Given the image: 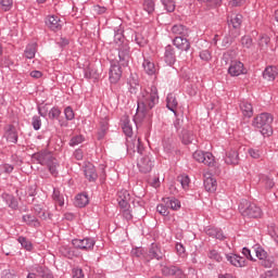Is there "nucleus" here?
<instances>
[{
	"instance_id": "f257e3e1",
	"label": "nucleus",
	"mask_w": 278,
	"mask_h": 278,
	"mask_svg": "<svg viewBox=\"0 0 278 278\" xmlns=\"http://www.w3.org/2000/svg\"><path fill=\"white\" fill-rule=\"evenodd\" d=\"M160 102V96L157 94V87L151 86L148 89H143L138 97L137 112L134 117L136 125L140 123H151L153 113L152 109Z\"/></svg>"
},
{
	"instance_id": "f03ea898",
	"label": "nucleus",
	"mask_w": 278,
	"mask_h": 278,
	"mask_svg": "<svg viewBox=\"0 0 278 278\" xmlns=\"http://www.w3.org/2000/svg\"><path fill=\"white\" fill-rule=\"evenodd\" d=\"M127 62H129V48L119 51L118 60L116 59V62L111 65L109 79L112 84H118V81H121V77H123V70H121V66H127Z\"/></svg>"
},
{
	"instance_id": "7ed1b4c3",
	"label": "nucleus",
	"mask_w": 278,
	"mask_h": 278,
	"mask_svg": "<svg viewBox=\"0 0 278 278\" xmlns=\"http://www.w3.org/2000/svg\"><path fill=\"white\" fill-rule=\"evenodd\" d=\"M252 125L258 129L262 136H273V115L262 113L253 119Z\"/></svg>"
},
{
	"instance_id": "20e7f679",
	"label": "nucleus",
	"mask_w": 278,
	"mask_h": 278,
	"mask_svg": "<svg viewBox=\"0 0 278 278\" xmlns=\"http://www.w3.org/2000/svg\"><path fill=\"white\" fill-rule=\"evenodd\" d=\"M34 159L42 166H47L51 175L54 177L58 175V159L51 152H39L34 155Z\"/></svg>"
},
{
	"instance_id": "39448f33",
	"label": "nucleus",
	"mask_w": 278,
	"mask_h": 278,
	"mask_svg": "<svg viewBox=\"0 0 278 278\" xmlns=\"http://www.w3.org/2000/svg\"><path fill=\"white\" fill-rule=\"evenodd\" d=\"M239 212L244 218H262V208L255 203L242 200L239 204Z\"/></svg>"
},
{
	"instance_id": "423d86ee",
	"label": "nucleus",
	"mask_w": 278,
	"mask_h": 278,
	"mask_svg": "<svg viewBox=\"0 0 278 278\" xmlns=\"http://www.w3.org/2000/svg\"><path fill=\"white\" fill-rule=\"evenodd\" d=\"M153 166H155V159L151 154H140L137 159V168H139V173H151L153 170Z\"/></svg>"
},
{
	"instance_id": "0eeeda50",
	"label": "nucleus",
	"mask_w": 278,
	"mask_h": 278,
	"mask_svg": "<svg viewBox=\"0 0 278 278\" xmlns=\"http://www.w3.org/2000/svg\"><path fill=\"white\" fill-rule=\"evenodd\" d=\"M253 251L257 260H260L262 266H264L265 268H270L273 266V260L268 257V252H266V250H264L262 245L255 244L253 247Z\"/></svg>"
},
{
	"instance_id": "6e6552de",
	"label": "nucleus",
	"mask_w": 278,
	"mask_h": 278,
	"mask_svg": "<svg viewBox=\"0 0 278 278\" xmlns=\"http://www.w3.org/2000/svg\"><path fill=\"white\" fill-rule=\"evenodd\" d=\"M192 157L200 164H204L205 166H214V154H212V152L197 150Z\"/></svg>"
},
{
	"instance_id": "1a4fd4ad",
	"label": "nucleus",
	"mask_w": 278,
	"mask_h": 278,
	"mask_svg": "<svg viewBox=\"0 0 278 278\" xmlns=\"http://www.w3.org/2000/svg\"><path fill=\"white\" fill-rule=\"evenodd\" d=\"M72 244L75 247V249H80L81 251H92L94 249V244H97V241H94L92 238L74 239Z\"/></svg>"
},
{
	"instance_id": "9d476101",
	"label": "nucleus",
	"mask_w": 278,
	"mask_h": 278,
	"mask_svg": "<svg viewBox=\"0 0 278 278\" xmlns=\"http://www.w3.org/2000/svg\"><path fill=\"white\" fill-rule=\"evenodd\" d=\"M228 73L231 77H240V75H244V73H247V68H244V64L242 62L231 61Z\"/></svg>"
},
{
	"instance_id": "9b49d317",
	"label": "nucleus",
	"mask_w": 278,
	"mask_h": 278,
	"mask_svg": "<svg viewBox=\"0 0 278 278\" xmlns=\"http://www.w3.org/2000/svg\"><path fill=\"white\" fill-rule=\"evenodd\" d=\"M46 25L52 31H59V29H62L64 22L58 15H50L46 18Z\"/></svg>"
},
{
	"instance_id": "f8f14e48",
	"label": "nucleus",
	"mask_w": 278,
	"mask_h": 278,
	"mask_svg": "<svg viewBox=\"0 0 278 278\" xmlns=\"http://www.w3.org/2000/svg\"><path fill=\"white\" fill-rule=\"evenodd\" d=\"M127 149L128 151H132V153H140L142 155V152L144 151V147L142 146V141L140 140V137H135L131 140L127 141Z\"/></svg>"
},
{
	"instance_id": "ddd939ff",
	"label": "nucleus",
	"mask_w": 278,
	"mask_h": 278,
	"mask_svg": "<svg viewBox=\"0 0 278 278\" xmlns=\"http://www.w3.org/2000/svg\"><path fill=\"white\" fill-rule=\"evenodd\" d=\"M4 138H5L7 142L16 144V142H18V132L16 131V128L12 125H8L4 128Z\"/></svg>"
},
{
	"instance_id": "4468645a",
	"label": "nucleus",
	"mask_w": 278,
	"mask_h": 278,
	"mask_svg": "<svg viewBox=\"0 0 278 278\" xmlns=\"http://www.w3.org/2000/svg\"><path fill=\"white\" fill-rule=\"evenodd\" d=\"M226 258L232 266H236L237 268H243V266H247V260H244V257L242 256H238L236 254H228L226 255Z\"/></svg>"
},
{
	"instance_id": "2eb2a0df",
	"label": "nucleus",
	"mask_w": 278,
	"mask_h": 278,
	"mask_svg": "<svg viewBox=\"0 0 278 278\" xmlns=\"http://www.w3.org/2000/svg\"><path fill=\"white\" fill-rule=\"evenodd\" d=\"M85 177L86 179H88L89 181H96L98 175H97V169L94 168V165H92L91 163H87L85 165Z\"/></svg>"
},
{
	"instance_id": "dca6fc26",
	"label": "nucleus",
	"mask_w": 278,
	"mask_h": 278,
	"mask_svg": "<svg viewBox=\"0 0 278 278\" xmlns=\"http://www.w3.org/2000/svg\"><path fill=\"white\" fill-rule=\"evenodd\" d=\"M174 45L177 49H180V51H188V49H190V41L181 36L174 39Z\"/></svg>"
},
{
	"instance_id": "f3484780",
	"label": "nucleus",
	"mask_w": 278,
	"mask_h": 278,
	"mask_svg": "<svg viewBox=\"0 0 278 278\" xmlns=\"http://www.w3.org/2000/svg\"><path fill=\"white\" fill-rule=\"evenodd\" d=\"M277 75L278 72L275 66H268L263 72V77L264 79H267V81H275V79H277Z\"/></svg>"
},
{
	"instance_id": "a211bd4d",
	"label": "nucleus",
	"mask_w": 278,
	"mask_h": 278,
	"mask_svg": "<svg viewBox=\"0 0 278 278\" xmlns=\"http://www.w3.org/2000/svg\"><path fill=\"white\" fill-rule=\"evenodd\" d=\"M240 162L238 151L230 150L226 153L225 163L236 165Z\"/></svg>"
},
{
	"instance_id": "6ab92c4d",
	"label": "nucleus",
	"mask_w": 278,
	"mask_h": 278,
	"mask_svg": "<svg viewBox=\"0 0 278 278\" xmlns=\"http://www.w3.org/2000/svg\"><path fill=\"white\" fill-rule=\"evenodd\" d=\"M163 202L169 210H174V211L181 210V202H179V200L175 198H164Z\"/></svg>"
},
{
	"instance_id": "aec40b11",
	"label": "nucleus",
	"mask_w": 278,
	"mask_h": 278,
	"mask_svg": "<svg viewBox=\"0 0 278 278\" xmlns=\"http://www.w3.org/2000/svg\"><path fill=\"white\" fill-rule=\"evenodd\" d=\"M90 203V199L88 198V194L80 193L77 194L75 198V205L76 207H86Z\"/></svg>"
},
{
	"instance_id": "412c9836",
	"label": "nucleus",
	"mask_w": 278,
	"mask_h": 278,
	"mask_svg": "<svg viewBox=\"0 0 278 278\" xmlns=\"http://www.w3.org/2000/svg\"><path fill=\"white\" fill-rule=\"evenodd\" d=\"M175 50L173 49V47L167 46L165 48V62L166 64H168L169 66H173V64H175Z\"/></svg>"
},
{
	"instance_id": "4be33fe9",
	"label": "nucleus",
	"mask_w": 278,
	"mask_h": 278,
	"mask_svg": "<svg viewBox=\"0 0 278 278\" xmlns=\"http://www.w3.org/2000/svg\"><path fill=\"white\" fill-rule=\"evenodd\" d=\"M243 116L251 118L253 116V105L249 101H243L240 104Z\"/></svg>"
},
{
	"instance_id": "5701e85b",
	"label": "nucleus",
	"mask_w": 278,
	"mask_h": 278,
	"mask_svg": "<svg viewBox=\"0 0 278 278\" xmlns=\"http://www.w3.org/2000/svg\"><path fill=\"white\" fill-rule=\"evenodd\" d=\"M143 68L148 75H155L157 73V66L151 60L143 61Z\"/></svg>"
},
{
	"instance_id": "b1692460",
	"label": "nucleus",
	"mask_w": 278,
	"mask_h": 278,
	"mask_svg": "<svg viewBox=\"0 0 278 278\" xmlns=\"http://www.w3.org/2000/svg\"><path fill=\"white\" fill-rule=\"evenodd\" d=\"M216 179L214 177H206L204 179V188L207 192H216Z\"/></svg>"
},
{
	"instance_id": "393cba45",
	"label": "nucleus",
	"mask_w": 278,
	"mask_h": 278,
	"mask_svg": "<svg viewBox=\"0 0 278 278\" xmlns=\"http://www.w3.org/2000/svg\"><path fill=\"white\" fill-rule=\"evenodd\" d=\"M229 25H231V27H233V29H240V27L242 25V14H240V13L232 14L230 16Z\"/></svg>"
},
{
	"instance_id": "a878e982",
	"label": "nucleus",
	"mask_w": 278,
	"mask_h": 278,
	"mask_svg": "<svg viewBox=\"0 0 278 278\" xmlns=\"http://www.w3.org/2000/svg\"><path fill=\"white\" fill-rule=\"evenodd\" d=\"M36 49H37L36 43L28 45L24 51L25 58L27 60H34V58H36Z\"/></svg>"
},
{
	"instance_id": "bb28decb",
	"label": "nucleus",
	"mask_w": 278,
	"mask_h": 278,
	"mask_svg": "<svg viewBox=\"0 0 278 278\" xmlns=\"http://www.w3.org/2000/svg\"><path fill=\"white\" fill-rule=\"evenodd\" d=\"M149 257L150 260H162L164 255L162 254V251L157 245H152V248L149 251Z\"/></svg>"
},
{
	"instance_id": "cd10ccee",
	"label": "nucleus",
	"mask_w": 278,
	"mask_h": 278,
	"mask_svg": "<svg viewBox=\"0 0 278 278\" xmlns=\"http://www.w3.org/2000/svg\"><path fill=\"white\" fill-rule=\"evenodd\" d=\"M181 140L184 144H192V141L194 140V135L190 130L184 129L181 131Z\"/></svg>"
},
{
	"instance_id": "c85d7f7f",
	"label": "nucleus",
	"mask_w": 278,
	"mask_h": 278,
	"mask_svg": "<svg viewBox=\"0 0 278 278\" xmlns=\"http://www.w3.org/2000/svg\"><path fill=\"white\" fill-rule=\"evenodd\" d=\"M162 273L165 277H172L173 275H181V270L179 268L173 266V267H163Z\"/></svg>"
},
{
	"instance_id": "c756f323",
	"label": "nucleus",
	"mask_w": 278,
	"mask_h": 278,
	"mask_svg": "<svg viewBox=\"0 0 278 278\" xmlns=\"http://www.w3.org/2000/svg\"><path fill=\"white\" fill-rule=\"evenodd\" d=\"M167 108L170 110V112H174V114H177V98L173 94L167 96Z\"/></svg>"
},
{
	"instance_id": "7c9ffc66",
	"label": "nucleus",
	"mask_w": 278,
	"mask_h": 278,
	"mask_svg": "<svg viewBox=\"0 0 278 278\" xmlns=\"http://www.w3.org/2000/svg\"><path fill=\"white\" fill-rule=\"evenodd\" d=\"M146 34V31L136 34L135 40L137 45H139V47H146L147 42H149V39L147 38Z\"/></svg>"
},
{
	"instance_id": "2f4dec72",
	"label": "nucleus",
	"mask_w": 278,
	"mask_h": 278,
	"mask_svg": "<svg viewBox=\"0 0 278 278\" xmlns=\"http://www.w3.org/2000/svg\"><path fill=\"white\" fill-rule=\"evenodd\" d=\"M248 153L252 160H262L263 157V152L260 150V148H250Z\"/></svg>"
},
{
	"instance_id": "473e14b6",
	"label": "nucleus",
	"mask_w": 278,
	"mask_h": 278,
	"mask_svg": "<svg viewBox=\"0 0 278 278\" xmlns=\"http://www.w3.org/2000/svg\"><path fill=\"white\" fill-rule=\"evenodd\" d=\"M123 131L126 136H131L134 134V128L131 127V122L129 121L128 117L124 118L123 122Z\"/></svg>"
},
{
	"instance_id": "72a5a7b5",
	"label": "nucleus",
	"mask_w": 278,
	"mask_h": 278,
	"mask_svg": "<svg viewBox=\"0 0 278 278\" xmlns=\"http://www.w3.org/2000/svg\"><path fill=\"white\" fill-rule=\"evenodd\" d=\"M23 220L27 225H30V227H40V222H38V219L31 215H24Z\"/></svg>"
},
{
	"instance_id": "f704fd0d",
	"label": "nucleus",
	"mask_w": 278,
	"mask_h": 278,
	"mask_svg": "<svg viewBox=\"0 0 278 278\" xmlns=\"http://www.w3.org/2000/svg\"><path fill=\"white\" fill-rule=\"evenodd\" d=\"M173 34H177L178 36H188V29L184 27V25H174L172 27Z\"/></svg>"
},
{
	"instance_id": "c9c22d12",
	"label": "nucleus",
	"mask_w": 278,
	"mask_h": 278,
	"mask_svg": "<svg viewBox=\"0 0 278 278\" xmlns=\"http://www.w3.org/2000/svg\"><path fill=\"white\" fill-rule=\"evenodd\" d=\"M143 10H146L148 14H153V12H155V2L153 0H144Z\"/></svg>"
},
{
	"instance_id": "e433bc0d",
	"label": "nucleus",
	"mask_w": 278,
	"mask_h": 278,
	"mask_svg": "<svg viewBox=\"0 0 278 278\" xmlns=\"http://www.w3.org/2000/svg\"><path fill=\"white\" fill-rule=\"evenodd\" d=\"M36 273L39 277H42V278H53V275L49 273V269L40 266L36 267Z\"/></svg>"
},
{
	"instance_id": "4c0bfd02",
	"label": "nucleus",
	"mask_w": 278,
	"mask_h": 278,
	"mask_svg": "<svg viewBox=\"0 0 278 278\" xmlns=\"http://www.w3.org/2000/svg\"><path fill=\"white\" fill-rule=\"evenodd\" d=\"M18 242L24 249H26V251H31V249H34V245L31 244V242L27 240V238L25 237H20Z\"/></svg>"
},
{
	"instance_id": "58836bf2",
	"label": "nucleus",
	"mask_w": 278,
	"mask_h": 278,
	"mask_svg": "<svg viewBox=\"0 0 278 278\" xmlns=\"http://www.w3.org/2000/svg\"><path fill=\"white\" fill-rule=\"evenodd\" d=\"M178 181L182 186L184 190H188V186H190V177L180 175L178 176Z\"/></svg>"
},
{
	"instance_id": "ea45409f",
	"label": "nucleus",
	"mask_w": 278,
	"mask_h": 278,
	"mask_svg": "<svg viewBox=\"0 0 278 278\" xmlns=\"http://www.w3.org/2000/svg\"><path fill=\"white\" fill-rule=\"evenodd\" d=\"M52 199H53V201H55V203H58V205H60V207H62V205H64V197H62V194H60V192L55 189L53 191Z\"/></svg>"
},
{
	"instance_id": "a19ab883",
	"label": "nucleus",
	"mask_w": 278,
	"mask_h": 278,
	"mask_svg": "<svg viewBox=\"0 0 278 278\" xmlns=\"http://www.w3.org/2000/svg\"><path fill=\"white\" fill-rule=\"evenodd\" d=\"M162 3L167 12H175V0H162Z\"/></svg>"
},
{
	"instance_id": "79ce46f5",
	"label": "nucleus",
	"mask_w": 278,
	"mask_h": 278,
	"mask_svg": "<svg viewBox=\"0 0 278 278\" xmlns=\"http://www.w3.org/2000/svg\"><path fill=\"white\" fill-rule=\"evenodd\" d=\"M117 201H126V202L131 201V197L129 195V191L128 190L119 191Z\"/></svg>"
},
{
	"instance_id": "37998d69",
	"label": "nucleus",
	"mask_w": 278,
	"mask_h": 278,
	"mask_svg": "<svg viewBox=\"0 0 278 278\" xmlns=\"http://www.w3.org/2000/svg\"><path fill=\"white\" fill-rule=\"evenodd\" d=\"M60 114H62V111L54 106L49 111L48 116L51 121H54V118H60Z\"/></svg>"
},
{
	"instance_id": "c03bdc74",
	"label": "nucleus",
	"mask_w": 278,
	"mask_h": 278,
	"mask_svg": "<svg viewBox=\"0 0 278 278\" xmlns=\"http://www.w3.org/2000/svg\"><path fill=\"white\" fill-rule=\"evenodd\" d=\"M268 42H270V37H268L267 35L261 36L258 40L261 49H266V47H268Z\"/></svg>"
},
{
	"instance_id": "a18cd8bd",
	"label": "nucleus",
	"mask_w": 278,
	"mask_h": 278,
	"mask_svg": "<svg viewBox=\"0 0 278 278\" xmlns=\"http://www.w3.org/2000/svg\"><path fill=\"white\" fill-rule=\"evenodd\" d=\"M241 45L242 47H245V49H251L253 45V39L249 36H244L241 38Z\"/></svg>"
},
{
	"instance_id": "49530a36",
	"label": "nucleus",
	"mask_w": 278,
	"mask_h": 278,
	"mask_svg": "<svg viewBox=\"0 0 278 278\" xmlns=\"http://www.w3.org/2000/svg\"><path fill=\"white\" fill-rule=\"evenodd\" d=\"M261 278H278V269L267 270L261 275Z\"/></svg>"
},
{
	"instance_id": "de8ad7c7",
	"label": "nucleus",
	"mask_w": 278,
	"mask_h": 278,
	"mask_svg": "<svg viewBox=\"0 0 278 278\" xmlns=\"http://www.w3.org/2000/svg\"><path fill=\"white\" fill-rule=\"evenodd\" d=\"M64 114H65L66 121H73V118H75V112L71 106L65 108Z\"/></svg>"
},
{
	"instance_id": "09e8293b",
	"label": "nucleus",
	"mask_w": 278,
	"mask_h": 278,
	"mask_svg": "<svg viewBox=\"0 0 278 278\" xmlns=\"http://www.w3.org/2000/svg\"><path fill=\"white\" fill-rule=\"evenodd\" d=\"M156 212H159L161 216H168V206L166 204H159L156 206Z\"/></svg>"
},
{
	"instance_id": "8fccbe9b",
	"label": "nucleus",
	"mask_w": 278,
	"mask_h": 278,
	"mask_svg": "<svg viewBox=\"0 0 278 278\" xmlns=\"http://www.w3.org/2000/svg\"><path fill=\"white\" fill-rule=\"evenodd\" d=\"M35 211L37 212V216H39V218H42V220H47L49 218V213L42 211L40 206H36Z\"/></svg>"
},
{
	"instance_id": "3c124183",
	"label": "nucleus",
	"mask_w": 278,
	"mask_h": 278,
	"mask_svg": "<svg viewBox=\"0 0 278 278\" xmlns=\"http://www.w3.org/2000/svg\"><path fill=\"white\" fill-rule=\"evenodd\" d=\"M208 257L211 260H215V262H223V256H220V254H218V252L216 250H212L208 253Z\"/></svg>"
},
{
	"instance_id": "603ef678",
	"label": "nucleus",
	"mask_w": 278,
	"mask_h": 278,
	"mask_svg": "<svg viewBox=\"0 0 278 278\" xmlns=\"http://www.w3.org/2000/svg\"><path fill=\"white\" fill-rule=\"evenodd\" d=\"M1 5H2V10H4V12H8L12 9L13 5V1L12 0H1Z\"/></svg>"
},
{
	"instance_id": "864d4df0",
	"label": "nucleus",
	"mask_w": 278,
	"mask_h": 278,
	"mask_svg": "<svg viewBox=\"0 0 278 278\" xmlns=\"http://www.w3.org/2000/svg\"><path fill=\"white\" fill-rule=\"evenodd\" d=\"M81 142H84V137L76 136L71 139L70 144L71 147H77V144H81Z\"/></svg>"
},
{
	"instance_id": "5fc2aeb1",
	"label": "nucleus",
	"mask_w": 278,
	"mask_h": 278,
	"mask_svg": "<svg viewBox=\"0 0 278 278\" xmlns=\"http://www.w3.org/2000/svg\"><path fill=\"white\" fill-rule=\"evenodd\" d=\"M12 170H14V167L10 164H4V165L0 166V172L1 173L10 174V173H12Z\"/></svg>"
},
{
	"instance_id": "6e6d98bb",
	"label": "nucleus",
	"mask_w": 278,
	"mask_h": 278,
	"mask_svg": "<svg viewBox=\"0 0 278 278\" xmlns=\"http://www.w3.org/2000/svg\"><path fill=\"white\" fill-rule=\"evenodd\" d=\"M200 58H201V60H204L205 62H208V60L212 59V54L210 53V51L203 50V51L200 53Z\"/></svg>"
},
{
	"instance_id": "4d7b16f0",
	"label": "nucleus",
	"mask_w": 278,
	"mask_h": 278,
	"mask_svg": "<svg viewBox=\"0 0 278 278\" xmlns=\"http://www.w3.org/2000/svg\"><path fill=\"white\" fill-rule=\"evenodd\" d=\"M9 207L12 210H16V207H18V202L12 195H9Z\"/></svg>"
},
{
	"instance_id": "13d9d810",
	"label": "nucleus",
	"mask_w": 278,
	"mask_h": 278,
	"mask_svg": "<svg viewBox=\"0 0 278 278\" xmlns=\"http://www.w3.org/2000/svg\"><path fill=\"white\" fill-rule=\"evenodd\" d=\"M41 125H42V122L40 121V117L36 116V117L33 118L34 129H36V130L40 129Z\"/></svg>"
},
{
	"instance_id": "bf43d9fd",
	"label": "nucleus",
	"mask_w": 278,
	"mask_h": 278,
	"mask_svg": "<svg viewBox=\"0 0 278 278\" xmlns=\"http://www.w3.org/2000/svg\"><path fill=\"white\" fill-rule=\"evenodd\" d=\"M73 278H84V270H81L80 268H74Z\"/></svg>"
},
{
	"instance_id": "052dcab7",
	"label": "nucleus",
	"mask_w": 278,
	"mask_h": 278,
	"mask_svg": "<svg viewBox=\"0 0 278 278\" xmlns=\"http://www.w3.org/2000/svg\"><path fill=\"white\" fill-rule=\"evenodd\" d=\"M265 188L268 190L275 188V181L268 177L265 178Z\"/></svg>"
},
{
	"instance_id": "680f3d73",
	"label": "nucleus",
	"mask_w": 278,
	"mask_h": 278,
	"mask_svg": "<svg viewBox=\"0 0 278 278\" xmlns=\"http://www.w3.org/2000/svg\"><path fill=\"white\" fill-rule=\"evenodd\" d=\"M242 254L245 255L248 260H251V262H255V258L251 255V250L248 248H243Z\"/></svg>"
},
{
	"instance_id": "e2e57ef3",
	"label": "nucleus",
	"mask_w": 278,
	"mask_h": 278,
	"mask_svg": "<svg viewBox=\"0 0 278 278\" xmlns=\"http://www.w3.org/2000/svg\"><path fill=\"white\" fill-rule=\"evenodd\" d=\"M176 251H177L178 255H184V253H186V248L184 247V244L177 243Z\"/></svg>"
},
{
	"instance_id": "0e129e2a",
	"label": "nucleus",
	"mask_w": 278,
	"mask_h": 278,
	"mask_svg": "<svg viewBox=\"0 0 278 278\" xmlns=\"http://www.w3.org/2000/svg\"><path fill=\"white\" fill-rule=\"evenodd\" d=\"M117 202H118V205H119L122 212H123L124 210H129V202L123 201V200L117 201Z\"/></svg>"
},
{
	"instance_id": "69168bd1",
	"label": "nucleus",
	"mask_w": 278,
	"mask_h": 278,
	"mask_svg": "<svg viewBox=\"0 0 278 278\" xmlns=\"http://www.w3.org/2000/svg\"><path fill=\"white\" fill-rule=\"evenodd\" d=\"M218 229L216 228H207L206 229V236H210L211 238H215Z\"/></svg>"
},
{
	"instance_id": "338daca9",
	"label": "nucleus",
	"mask_w": 278,
	"mask_h": 278,
	"mask_svg": "<svg viewBox=\"0 0 278 278\" xmlns=\"http://www.w3.org/2000/svg\"><path fill=\"white\" fill-rule=\"evenodd\" d=\"M30 77H33V79H40V77H42V72L33 71V72H30Z\"/></svg>"
},
{
	"instance_id": "774afa93",
	"label": "nucleus",
	"mask_w": 278,
	"mask_h": 278,
	"mask_svg": "<svg viewBox=\"0 0 278 278\" xmlns=\"http://www.w3.org/2000/svg\"><path fill=\"white\" fill-rule=\"evenodd\" d=\"M2 277H3V278H14V274H12V271L5 269V270L2 273Z\"/></svg>"
}]
</instances>
